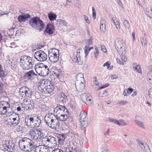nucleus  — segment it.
Listing matches in <instances>:
<instances>
[{
  "mask_svg": "<svg viewBox=\"0 0 152 152\" xmlns=\"http://www.w3.org/2000/svg\"><path fill=\"white\" fill-rule=\"evenodd\" d=\"M86 137L83 135H81L80 137L79 143L81 146H82L86 142Z\"/></svg>",
  "mask_w": 152,
  "mask_h": 152,
  "instance_id": "obj_33",
  "label": "nucleus"
},
{
  "mask_svg": "<svg viewBox=\"0 0 152 152\" xmlns=\"http://www.w3.org/2000/svg\"><path fill=\"white\" fill-rule=\"evenodd\" d=\"M93 47H90L88 45H86L84 48L85 57H86L88 54L90 50L93 49Z\"/></svg>",
  "mask_w": 152,
  "mask_h": 152,
  "instance_id": "obj_31",
  "label": "nucleus"
},
{
  "mask_svg": "<svg viewBox=\"0 0 152 152\" xmlns=\"http://www.w3.org/2000/svg\"><path fill=\"white\" fill-rule=\"evenodd\" d=\"M124 25L126 28L127 29H129V28L130 26V24L127 20H125L124 21Z\"/></svg>",
  "mask_w": 152,
  "mask_h": 152,
  "instance_id": "obj_45",
  "label": "nucleus"
},
{
  "mask_svg": "<svg viewBox=\"0 0 152 152\" xmlns=\"http://www.w3.org/2000/svg\"><path fill=\"white\" fill-rule=\"evenodd\" d=\"M133 91V89L132 88H129L128 89L127 91V93L129 94L131 93Z\"/></svg>",
  "mask_w": 152,
  "mask_h": 152,
  "instance_id": "obj_60",
  "label": "nucleus"
},
{
  "mask_svg": "<svg viewBox=\"0 0 152 152\" xmlns=\"http://www.w3.org/2000/svg\"><path fill=\"white\" fill-rule=\"evenodd\" d=\"M57 22H58L60 24H62L64 26H67V23L64 20H62L61 19L58 20H57Z\"/></svg>",
  "mask_w": 152,
  "mask_h": 152,
  "instance_id": "obj_40",
  "label": "nucleus"
},
{
  "mask_svg": "<svg viewBox=\"0 0 152 152\" xmlns=\"http://www.w3.org/2000/svg\"><path fill=\"white\" fill-rule=\"evenodd\" d=\"M10 104L7 102L1 101L0 102V114H5L10 108Z\"/></svg>",
  "mask_w": 152,
  "mask_h": 152,
  "instance_id": "obj_14",
  "label": "nucleus"
},
{
  "mask_svg": "<svg viewBox=\"0 0 152 152\" xmlns=\"http://www.w3.org/2000/svg\"><path fill=\"white\" fill-rule=\"evenodd\" d=\"M4 75L2 66L0 64V77H4Z\"/></svg>",
  "mask_w": 152,
  "mask_h": 152,
  "instance_id": "obj_43",
  "label": "nucleus"
},
{
  "mask_svg": "<svg viewBox=\"0 0 152 152\" xmlns=\"http://www.w3.org/2000/svg\"><path fill=\"white\" fill-rule=\"evenodd\" d=\"M141 42L142 46H145L147 45V41L146 38L145 37H142L141 39Z\"/></svg>",
  "mask_w": 152,
  "mask_h": 152,
  "instance_id": "obj_39",
  "label": "nucleus"
},
{
  "mask_svg": "<svg viewBox=\"0 0 152 152\" xmlns=\"http://www.w3.org/2000/svg\"><path fill=\"white\" fill-rule=\"evenodd\" d=\"M120 55V58L122 61L124 62H126L127 60V58L126 57V56L124 55L125 53L124 54H119Z\"/></svg>",
  "mask_w": 152,
  "mask_h": 152,
  "instance_id": "obj_44",
  "label": "nucleus"
},
{
  "mask_svg": "<svg viewBox=\"0 0 152 152\" xmlns=\"http://www.w3.org/2000/svg\"><path fill=\"white\" fill-rule=\"evenodd\" d=\"M109 86V85L108 84H105L103 86H102L100 88H99V89H102L105 88H106L107 87Z\"/></svg>",
  "mask_w": 152,
  "mask_h": 152,
  "instance_id": "obj_62",
  "label": "nucleus"
},
{
  "mask_svg": "<svg viewBox=\"0 0 152 152\" xmlns=\"http://www.w3.org/2000/svg\"><path fill=\"white\" fill-rule=\"evenodd\" d=\"M34 68L36 72L40 75L45 76L48 75L49 73L48 67L43 63L36 65Z\"/></svg>",
  "mask_w": 152,
  "mask_h": 152,
  "instance_id": "obj_8",
  "label": "nucleus"
},
{
  "mask_svg": "<svg viewBox=\"0 0 152 152\" xmlns=\"http://www.w3.org/2000/svg\"><path fill=\"white\" fill-rule=\"evenodd\" d=\"M77 144L75 141H73L70 144L68 148L69 152H78L77 147Z\"/></svg>",
  "mask_w": 152,
  "mask_h": 152,
  "instance_id": "obj_20",
  "label": "nucleus"
},
{
  "mask_svg": "<svg viewBox=\"0 0 152 152\" xmlns=\"http://www.w3.org/2000/svg\"><path fill=\"white\" fill-rule=\"evenodd\" d=\"M100 26V30L101 32L104 33L105 31V25L104 23V21L103 20H101Z\"/></svg>",
  "mask_w": 152,
  "mask_h": 152,
  "instance_id": "obj_30",
  "label": "nucleus"
},
{
  "mask_svg": "<svg viewBox=\"0 0 152 152\" xmlns=\"http://www.w3.org/2000/svg\"><path fill=\"white\" fill-rule=\"evenodd\" d=\"M40 116H38L35 119L31 117V128L37 127L39 126L41 123V120L40 118Z\"/></svg>",
  "mask_w": 152,
  "mask_h": 152,
  "instance_id": "obj_17",
  "label": "nucleus"
},
{
  "mask_svg": "<svg viewBox=\"0 0 152 152\" xmlns=\"http://www.w3.org/2000/svg\"><path fill=\"white\" fill-rule=\"evenodd\" d=\"M113 23L115 26L116 28L117 29H119L120 28V24L118 20H117L115 22H114V23Z\"/></svg>",
  "mask_w": 152,
  "mask_h": 152,
  "instance_id": "obj_48",
  "label": "nucleus"
},
{
  "mask_svg": "<svg viewBox=\"0 0 152 152\" xmlns=\"http://www.w3.org/2000/svg\"><path fill=\"white\" fill-rule=\"evenodd\" d=\"M80 125L81 126V129H83L86 128L88 125L87 119L80 120Z\"/></svg>",
  "mask_w": 152,
  "mask_h": 152,
  "instance_id": "obj_29",
  "label": "nucleus"
},
{
  "mask_svg": "<svg viewBox=\"0 0 152 152\" xmlns=\"http://www.w3.org/2000/svg\"><path fill=\"white\" fill-rule=\"evenodd\" d=\"M38 88L40 92L42 93H43L45 91L44 89L46 88V87L43 84H42V82H41V83L40 85L39 86Z\"/></svg>",
  "mask_w": 152,
  "mask_h": 152,
  "instance_id": "obj_37",
  "label": "nucleus"
},
{
  "mask_svg": "<svg viewBox=\"0 0 152 152\" xmlns=\"http://www.w3.org/2000/svg\"><path fill=\"white\" fill-rule=\"evenodd\" d=\"M72 61L75 63H77L79 65H81L83 63V60H81L80 56L73 54L71 58Z\"/></svg>",
  "mask_w": 152,
  "mask_h": 152,
  "instance_id": "obj_23",
  "label": "nucleus"
},
{
  "mask_svg": "<svg viewBox=\"0 0 152 152\" xmlns=\"http://www.w3.org/2000/svg\"><path fill=\"white\" fill-rule=\"evenodd\" d=\"M44 119L46 124L50 127L53 129H56L59 127V119L53 113H50L46 114L45 117Z\"/></svg>",
  "mask_w": 152,
  "mask_h": 152,
  "instance_id": "obj_3",
  "label": "nucleus"
},
{
  "mask_svg": "<svg viewBox=\"0 0 152 152\" xmlns=\"http://www.w3.org/2000/svg\"><path fill=\"white\" fill-rule=\"evenodd\" d=\"M61 70L60 69L56 70L54 72V75L58 77L59 76L61 75Z\"/></svg>",
  "mask_w": 152,
  "mask_h": 152,
  "instance_id": "obj_41",
  "label": "nucleus"
},
{
  "mask_svg": "<svg viewBox=\"0 0 152 152\" xmlns=\"http://www.w3.org/2000/svg\"><path fill=\"white\" fill-rule=\"evenodd\" d=\"M82 100L88 105H90L92 104V97L91 95L88 93L82 94L80 95Z\"/></svg>",
  "mask_w": 152,
  "mask_h": 152,
  "instance_id": "obj_15",
  "label": "nucleus"
},
{
  "mask_svg": "<svg viewBox=\"0 0 152 152\" xmlns=\"http://www.w3.org/2000/svg\"><path fill=\"white\" fill-rule=\"evenodd\" d=\"M20 64L23 70H28L33 67L34 61L29 56H23L20 58Z\"/></svg>",
  "mask_w": 152,
  "mask_h": 152,
  "instance_id": "obj_4",
  "label": "nucleus"
},
{
  "mask_svg": "<svg viewBox=\"0 0 152 152\" xmlns=\"http://www.w3.org/2000/svg\"><path fill=\"white\" fill-rule=\"evenodd\" d=\"M102 50L104 52H106L107 51V49L105 48V47L104 46H101Z\"/></svg>",
  "mask_w": 152,
  "mask_h": 152,
  "instance_id": "obj_64",
  "label": "nucleus"
},
{
  "mask_svg": "<svg viewBox=\"0 0 152 152\" xmlns=\"http://www.w3.org/2000/svg\"><path fill=\"white\" fill-rule=\"evenodd\" d=\"M86 45H88V46H89L90 45H92V40L91 39H87L86 41Z\"/></svg>",
  "mask_w": 152,
  "mask_h": 152,
  "instance_id": "obj_53",
  "label": "nucleus"
},
{
  "mask_svg": "<svg viewBox=\"0 0 152 152\" xmlns=\"http://www.w3.org/2000/svg\"><path fill=\"white\" fill-rule=\"evenodd\" d=\"M41 82L42 83V84H43L46 87H47V86L51 84L50 81L47 80H43Z\"/></svg>",
  "mask_w": 152,
  "mask_h": 152,
  "instance_id": "obj_38",
  "label": "nucleus"
},
{
  "mask_svg": "<svg viewBox=\"0 0 152 152\" xmlns=\"http://www.w3.org/2000/svg\"><path fill=\"white\" fill-rule=\"evenodd\" d=\"M116 61L117 62L120 64H124L123 62L121 61L119 58H116Z\"/></svg>",
  "mask_w": 152,
  "mask_h": 152,
  "instance_id": "obj_63",
  "label": "nucleus"
},
{
  "mask_svg": "<svg viewBox=\"0 0 152 152\" xmlns=\"http://www.w3.org/2000/svg\"><path fill=\"white\" fill-rule=\"evenodd\" d=\"M84 19L86 22L88 24H90L91 23L90 20L89 19L88 17L85 15H83Z\"/></svg>",
  "mask_w": 152,
  "mask_h": 152,
  "instance_id": "obj_54",
  "label": "nucleus"
},
{
  "mask_svg": "<svg viewBox=\"0 0 152 152\" xmlns=\"http://www.w3.org/2000/svg\"><path fill=\"white\" fill-rule=\"evenodd\" d=\"M133 69L135 70H137V72L140 73H142L140 65L137 63H134L133 64Z\"/></svg>",
  "mask_w": 152,
  "mask_h": 152,
  "instance_id": "obj_28",
  "label": "nucleus"
},
{
  "mask_svg": "<svg viewBox=\"0 0 152 152\" xmlns=\"http://www.w3.org/2000/svg\"><path fill=\"white\" fill-rule=\"evenodd\" d=\"M45 91L43 93L45 94H48L51 93L53 90V86L52 85L50 84L46 87V88L44 89Z\"/></svg>",
  "mask_w": 152,
  "mask_h": 152,
  "instance_id": "obj_27",
  "label": "nucleus"
},
{
  "mask_svg": "<svg viewBox=\"0 0 152 152\" xmlns=\"http://www.w3.org/2000/svg\"><path fill=\"white\" fill-rule=\"evenodd\" d=\"M117 122L116 123V124L119 126H124L126 124V123L124 121L121 120H120L119 121L117 120Z\"/></svg>",
  "mask_w": 152,
  "mask_h": 152,
  "instance_id": "obj_46",
  "label": "nucleus"
},
{
  "mask_svg": "<svg viewBox=\"0 0 152 152\" xmlns=\"http://www.w3.org/2000/svg\"><path fill=\"white\" fill-rule=\"evenodd\" d=\"M140 146L141 147L142 149L145 152H150V149L148 147V145L146 144H144L142 146Z\"/></svg>",
  "mask_w": 152,
  "mask_h": 152,
  "instance_id": "obj_36",
  "label": "nucleus"
},
{
  "mask_svg": "<svg viewBox=\"0 0 152 152\" xmlns=\"http://www.w3.org/2000/svg\"><path fill=\"white\" fill-rule=\"evenodd\" d=\"M19 92L20 96L26 98L30 97L33 94V91L31 89L25 86L20 88Z\"/></svg>",
  "mask_w": 152,
  "mask_h": 152,
  "instance_id": "obj_10",
  "label": "nucleus"
},
{
  "mask_svg": "<svg viewBox=\"0 0 152 152\" xmlns=\"http://www.w3.org/2000/svg\"><path fill=\"white\" fill-rule=\"evenodd\" d=\"M148 93L149 97L152 99V89H151L149 90Z\"/></svg>",
  "mask_w": 152,
  "mask_h": 152,
  "instance_id": "obj_56",
  "label": "nucleus"
},
{
  "mask_svg": "<svg viewBox=\"0 0 152 152\" xmlns=\"http://www.w3.org/2000/svg\"><path fill=\"white\" fill-rule=\"evenodd\" d=\"M66 136V134H58L57 135V137L58 139V142L60 144L62 145L64 143Z\"/></svg>",
  "mask_w": 152,
  "mask_h": 152,
  "instance_id": "obj_25",
  "label": "nucleus"
},
{
  "mask_svg": "<svg viewBox=\"0 0 152 152\" xmlns=\"http://www.w3.org/2000/svg\"><path fill=\"white\" fill-rule=\"evenodd\" d=\"M44 130L40 128H32L30 129L28 132V134L31 139L34 140H38L44 137Z\"/></svg>",
  "mask_w": 152,
  "mask_h": 152,
  "instance_id": "obj_6",
  "label": "nucleus"
},
{
  "mask_svg": "<svg viewBox=\"0 0 152 152\" xmlns=\"http://www.w3.org/2000/svg\"><path fill=\"white\" fill-rule=\"evenodd\" d=\"M34 56L37 60L40 61H46L48 58L47 54L44 51L41 50L36 52L34 54Z\"/></svg>",
  "mask_w": 152,
  "mask_h": 152,
  "instance_id": "obj_12",
  "label": "nucleus"
},
{
  "mask_svg": "<svg viewBox=\"0 0 152 152\" xmlns=\"http://www.w3.org/2000/svg\"><path fill=\"white\" fill-rule=\"evenodd\" d=\"M29 25L33 28L39 30L40 31L44 29L45 25L38 17H33L29 20Z\"/></svg>",
  "mask_w": 152,
  "mask_h": 152,
  "instance_id": "obj_5",
  "label": "nucleus"
},
{
  "mask_svg": "<svg viewBox=\"0 0 152 152\" xmlns=\"http://www.w3.org/2000/svg\"><path fill=\"white\" fill-rule=\"evenodd\" d=\"M2 84L1 82L0 81V95L3 92V91L2 89V86L1 85H2Z\"/></svg>",
  "mask_w": 152,
  "mask_h": 152,
  "instance_id": "obj_61",
  "label": "nucleus"
},
{
  "mask_svg": "<svg viewBox=\"0 0 152 152\" xmlns=\"http://www.w3.org/2000/svg\"><path fill=\"white\" fill-rule=\"evenodd\" d=\"M59 51L55 48L49 50L48 52V57L50 61L52 63H55L58 60Z\"/></svg>",
  "mask_w": 152,
  "mask_h": 152,
  "instance_id": "obj_9",
  "label": "nucleus"
},
{
  "mask_svg": "<svg viewBox=\"0 0 152 152\" xmlns=\"http://www.w3.org/2000/svg\"><path fill=\"white\" fill-rule=\"evenodd\" d=\"M52 152H64L62 150L59 149H56L53 151Z\"/></svg>",
  "mask_w": 152,
  "mask_h": 152,
  "instance_id": "obj_59",
  "label": "nucleus"
},
{
  "mask_svg": "<svg viewBox=\"0 0 152 152\" xmlns=\"http://www.w3.org/2000/svg\"><path fill=\"white\" fill-rule=\"evenodd\" d=\"M55 30V27L54 25L48 23L47 25L45 32L48 33L49 35L52 34L54 33Z\"/></svg>",
  "mask_w": 152,
  "mask_h": 152,
  "instance_id": "obj_21",
  "label": "nucleus"
},
{
  "mask_svg": "<svg viewBox=\"0 0 152 152\" xmlns=\"http://www.w3.org/2000/svg\"><path fill=\"white\" fill-rule=\"evenodd\" d=\"M34 152H49V149L44 146H38L35 148Z\"/></svg>",
  "mask_w": 152,
  "mask_h": 152,
  "instance_id": "obj_26",
  "label": "nucleus"
},
{
  "mask_svg": "<svg viewBox=\"0 0 152 152\" xmlns=\"http://www.w3.org/2000/svg\"><path fill=\"white\" fill-rule=\"evenodd\" d=\"M54 115L59 121H64L67 120L70 118L69 111L65 107L59 105L54 108Z\"/></svg>",
  "mask_w": 152,
  "mask_h": 152,
  "instance_id": "obj_1",
  "label": "nucleus"
},
{
  "mask_svg": "<svg viewBox=\"0 0 152 152\" xmlns=\"http://www.w3.org/2000/svg\"><path fill=\"white\" fill-rule=\"evenodd\" d=\"M22 15H20L18 17V21L20 23L24 22L30 19L31 16L28 14L22 13Z\"/></svg>",
  "mask_w": 152,
  "mask_h": 152,
  "instance_id": "obj_19",
  "label": "nucleus"
},
{
  "mask_svg": "<svg viewBox=\"0 0 152 152\" xmlns=\"http://www.w3.org/2000/svg\"><path fill=\"white\" fill-rule=\"evenodd\" d=\"M37 75L33 70H31L26 73L23 77L25 79L28 80L31 79L34 76Z\"/></svg>",
  "mask_w": 152,
  "mask_h": 152,
  "instance_id": "obj_24",
  "label": "nucleus"
},
{
  "mask_svg": "<svg viewBox=\"0 0 152 152\" xmlns=\"http://www.w3.org/2000/svg\"><path fill=\"white\" fill-rule=\"evenodd\" d=\"M115 48L119 54H124L125 50L123 41L118 38L115 40Z\"/></svg>",
  "mask_w": 152,
  "mask_h": 152,
  "instance_id": "obj_11",
  "label": "nucleus"
},
{
  "mask_svg": "<svg viewBox=\"0 0 152 152\" xmlns=\"http://www.w3.org/2000/svg\"><path fill=\"white\" fill-rule=\"evenodd\" d=\"M107 92L106 91L101 92L99 93V95L100 96L104 97L107 96Z\"/></svg>",
  "mask_w": 152,
  "mask_h": 152,
  "instance_id": "obj_49",
  "label": "nucleus"
},
{
  "mask_svg": "<svg viewBox=\"0 0 152 152\" xmlns=\"http://www.w3.org/2000/svg\"><path fill=\"white\" fill-rule=\"evenodd\" d=\"M141 121H140L136 122V123H135L140 127L143 128L144 129L145 128L143 126V123Z\"/></svg>",
  "mask_w": 152,
  "mask_h": 152,
  "instance_id": "obj_51",
  "label": "nucleus"
},
{
  "mask_svg": "<svg viewBox=\"0 0 152 152\" xmlns=\"http://www.w3.org/2000/svg\"><path fill=\"white\" fill-rule=\"evenodd\" d=\"M8 124L12 126L15 127L18 125L20 122V118L18 117H15L13 115L9 116Z\"/></svg>",
  "mask_w": 152,
  "mask_h": 152,
  "instance_id": "obj_16",
  "label": "nucleus"
},
{
  "mask_svg": "<svg viewBox=\"0 0 152 152\" xmlns=\"http://www.w3.org/2000/svg\"><path fill=\"white\" fill-rule=\"evenodd\" d=\"M4 147V149L9 152H13L15 149V141L12 140H6Z\"/></svg>",
  "mask_w": 152,
  "mask_h": 152,
  "instance_id": "obj_13",
  "label": "nucleus"
},
{
  "mask_svg": "<svg viewBox=\"0 0 152 152\" xmlns=\"http://www.w3.org/2000/svg\"><path fill=\"white\" fill-rule=\"evenodd\" d=\"M77 80L75 82V86L77 91L80 92H82L84 89L85 85L83 83L85 80L83 75L79 73L76 76Z\"/></svg>",
  "mask_w": 152,
  "mask_h": 152,
  "instance_id": "obj_7",
  "label": "nucleus"
},
{
  "mask_svg": "<svg viewBox=\"0 0 152 152\" xmlns=\"http://www.w3.org/2000/svg\"><path fill=\"white\" fill-rule=\"evenodd\" d=\"M94 53L95 57L97 59L98 57L99 56V50L97 49V48H95V51H94Z\"/></svg>",
  "mask_w": 152,
  "mask_h": 152,
  "instance_id": "obj_47",
  "label": "nucleus"
},
{
  "mask_svg": "<svg viewBox=\"0 0 152 152\" xmlns=\"http://www.w3.org/2000/svg\"><path fill=\"white\" fill-rule=\"evenodd\" d=\"M26 107L28 109H32V106L31 104H28L26 105Z\"/></svg>",
  "mask_w": 152,
  "mask_h": 152,
  "instance_id": "obj_57",
  "label": "nucleus"
},
{
  "mask_svg": "<svg viewBox=\"0 0 152 152\" xmlns=\"http://www.w3.org/2000/svg\"><path fill=\"white\" fill-rule=\"evenodd\" d=\"M56 138L52 136H47L44 138V141H47L52 144V145L55 146L57 145V142L56 140Z\"/></svg>",
  "mask_w": 152,
  "mask_h": 152,
  "instance_id": "obj_18",
  "label": "nucleus"
},
{
  "mask_svg": "<svg viewBox=\"0 0 152 152\" xmlns=\"http://www.w3.org/2000/svg\"><path fill=\"white\" fill-rule=\"evenodd\" d=\"M19 146L20 149L26 152H30L34 148V143L30 139L25 137L19 141Z\"/></svg>",
  "mask_w": 152,
  "mask_h": 152,
  "instance_id": "obj_2",
  "label": "nucleus"
},
{
  "mask_svg": "<svg viewBox=\"0 0 152 152\" xmlns=\"http://www.w3.org/2000/svg\"><path fill=\"white\" fill-rule=\"evenodd\" d=\"M80 120L87 119L86 118V113L84 111L81 112L80 115Z\"/></svg>",
  "mask_w": 152,
  "mask_h": 152,
  "instance_id": "obj_35",
  "label": "nucleus"
},
{
  "mask_svg": "<svg viewBox=\"0 0 152 152\" xmlns=\"http://www.w3.org/2000/svg\"><path fill=\"white\" fill-rule=\"evenodd\" d=\"M92 10L93 11L92 18L94 20H95L96 18V13L94 7H92Z\"/></svg>",
  "mask_w": 152,
  "mask_h": 152,
  "instance_id": "obj_50",
  "label": "nucleus"
},
{
  "mask_svg": "<svg viewBox=\"0 0 152 152\" xmlns=\"http://www.w3.org/2000/svg\"><path fill=\"white\" fill-rule=\"evenodd\" d=\"M31 117L26 118L25 119V123L26 125L30 128H31Z\"/></svg>",
  "mask_w": 152,
  "mask_h": 152,
  "instance_id": "obj_34",
  "label": "nucleus"
},
{
  "mask_svg": "<svg viewBox=\"0 0 152 152\" xmlns=\"http://www.w3.org/2000/svg\"><path fill=\"white\" fill-rule=\"evenodd\" d=\"M107 120L108 121H109L111 122H113L115 124H116V123L117 122V121L115 120V119H113L110 118H107Z\"/></svg>",
  "mask_w": 152,
  "mask_h": 152,
  "instance_id": "obj_52",
  "label": "nucleus"
},
{
  "mask_svg": "<svg viewBox=\"0 0 152 152\" xmlns=\"http://www.w3.org/2000/svg\"><path fill=\"white\" fill-rule=\"evenodd\" d=\"M143 120V118L141 117L138 115H136L135 116V120L134 121V122L136 123V122L140 121H142Z\"/></svg>",
  "mask_w": 152,
  "mask_h": 152,
  "instance_id": "obj_42",
  "label": "nucleus"
},
{
  "mask_svg": "<svg viewBox=\"0 0 152 152\" xmlns=\"http://www.w3.org/2000/svg\"><path fill=\"white\" fill-rule=\"evenodd\" d=\"M48 16L51 21L56 20L57 17L56 15L53 12L48 13Z\"/></svg>",
  "mask_w": 152,
  "mask_h": 152,
  "instance_id": "obj_32",
  "label": "nucleus"
},
{
  "mask_svg": "<svg viewBox=\"0 0 152 152\" xmlns=\"http://www.w3.org/2000/svg\"><path fill=\"white\" fill-rule=\"evenodd\" d=\"M128 103V102L126 101H121L118 102V104L121 105H125Z\"/></svg>",
  "mask_w": 152,
  "mask_h": 152,
  "instance_id": "obj_55",
  "label": "nucleus"
},
{
  "mask_svg": "<svg viewBox=\"0 0 152 152\" xmlns=\"http://www.w3.org/2000/svg\"><path fill=\"white\" fill-rule=\"evenodd\" d=\"M59 101L63 104L68 100L69 96L66 93H62L59 95Z\"/></svg>",
  "mask_w": 152,
  "mask_h": 152,
  "instance_id": "obj_22",
  "label": "nucleus"
},
{
  "mask_svg": "<svg viewBox=\"0 0 152 152\" xmlns=\"http://www.w3.org/2000/svg\"><path fill=\"white\" fill-rule=\"evenodd\" d=\"M110 63L109 61H107L103 65V66H106L107 67V68H108V67L110 66Z\"/></svg>",
  "mask_w": 152,
  "mask_h": 152,
  "instance_id": "obj_58",
  "label": "nucleus"
}]
</instances>
